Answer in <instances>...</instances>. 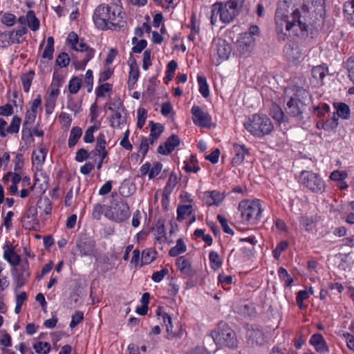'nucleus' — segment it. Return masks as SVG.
<instances>
[{"label":"nucleus","mask_w":354,"mask_h":354,"mask_svg":"<svg viewBox=\"0 0 354 354\" xmlns=\"http://www.w3.org/2000/svg\"><path fill=\"white\" fill-rule=\"evenodd\" d=\"M290 0H284L279 3L275 13L276 30L283 36L297 35L300 31L307 30L308 24L316 17L317 15L304 16L306 9L297 8Z\"/></svg>","instance_id":"obj_1"},{"label":"nucleus","mask_w":354,"mask_h":354,"mask_svg":"<svg viewBox=\"0 0 354 354\" xmlns=\"http://www.w3.org/2000/svg\"><path fill=\"white\" fill-rule=\"evenodd\" d=\"M124 15L122 7L118 4L101 3L94 10L93 21L98 29L117 30L126 24Z\"/></svg>","instance_id":"obj_2"},{"label":"nucleus","mask_w":354,"mask_h":354,"mask_svg":"<svg viewBox=\"0 0 354 354\" xmlns=\"http://www.w3.org/2000/svg\"><path fill=\"white\" fill-rule=\"evenodd\" d=\"M242 221L248 224L255 225L262 217L263 208L258 199L244 200L239 205Z\"/></svg>","instance_id":"obj_3"},{"label":"nucleus","mask_w":354,"mask_h":354,"mask_svg":"<svg viewBox=\"0 0 354 354\" xmlns=\"http://www.w3.org/2000/svg\"><path fill=\"white\" fill-rule=\"evenodd\" d=\"M309 94L306 90L301 87H295L293 95L287 102L286 113L292 117L301 118Z\"/></svg>","instance_id":"obj_4"},{"label":"nucleus","mask_w":354,"mask_h":354,"mask_svg":"<svg viewBox=\"0 0 354 354\" xmlns=\"http://www.w3.org/2000/svg\"><path fill=\"white\" fill-rule=\"evenodd\" d=\"M244 127L253 136L262 137L269 134L274 129L270 118L266 115L254 114L244 122Z\"/></svg>","instance_id":"obj_5"},{"label":"nucleus","mask_w":354,"mask_h":354,"mask_svg":"<svg viewBox=\"0 0 354 354\" xmlns=\"http://www.w3.org/2000/svg\"><path fill=\"white\" fill-rule=\"evenodd\" d=\"M245 0H228L225 4L214 3V12L219 13L220 20L224 24L231 22L240 12Z\"/></svg>","instance_id":"obj_6"},{"label":"nucleus","mask_w":354,"mask_h":354,"mask_svg":"<svg viewBox=\"0 0 354 354\" xmlns=\"http://www.w3.org/2000/svg\"><path fill=\"white\" fill-rule=\"evenodd\" d=\"M211 335L214 342L219 346L233 348L236 346V334L225 322H220L217 328L211 333Z\"/></svg>","instance_id":"obj_7"},{"label":"nucleus","mask_w":354,"mask_h":354,"mask_svg":"<svg viewBox=\"0 0 354 354\" xmlns=\"http://www.w3.org/2000/svg\"><path fill=\"white\" fill-rule=\"evenodd\" d=\"M67 41L73 50L80 51L81 53H85V55L83 59L80 62H77L75 64L76 69L84 70L87 63L94 56V50L89 48L88 45L84 42L83 39H80L77 35L74 32L69 33L67 38Z\"/></svg>","instance_id":"obj_8"},{"label":"nucleus","mask_w":354,"mask_h":354,"mask_svg":"<svg viewBox=\"0 0 354 354\" xmlns=\"http://www.w3.org/2000/svg\"><path fill=\"white\" fill-rule=\"evenodd\" d=\"M112 198L109 210L106 212V217L117 223L126 221L130 216L129 205L118 196L114 198L113 194H112Z\"/></svg>","instance_id":"obj_9"},{"label":"nucleus","mask_w":354,"mask_h":354,"mask_svg":"<svg viewBox=\"0 0 354 354\" xmlns=\"http://www.w3.org/2000/svg\"><path fill=\"white\" fill-rule=\"evenodd\" d=\"M231 53V45L226 40L221 38L215 39L211 53L212 63L216 66L220 65L229 59Z\"/></svg>","instance_id":"obj_10"},{"label":"nucleus","mask_w":354,"mask_h":354,"mask_svg":"<svg viewBox=\"0 0 354 354\" xmlns=\"http://www.w3.org/2000/svg\"><path fill=\"white\" fill-rule=\"evenodd\" d=\"M300 183L307 189L315 193H322L325 190L323 180L315 173L303 171L300 176Z\"/></svg>","instance_id":"obj_11"},{"label":"nucleus","mask_w":354,"mask_h":354,"mask_svg":"<svg viewBox=\"0 0 354 354\" xmlns=\"http://www.w3.org/2000/svg\"><path fill=\"white\" fill-rule=\"evenodd\" d=\"M297 8L306 9L304 12L305 17L310 15H322L324 12V0H290Z\"/></svg>","instance_id":"obj_12"},{"label":"nucleus","mask_w":354,"mask_h":354,"mask_svg":"<svg viewBox=\"0 0 354 354\" xmlns=\"http://www.w3.org/2000/svg\"><path fill=\"white\" fill-rule=\"evenodd\" d=\"M156 314L159 319L162 320L163 324L166 326L168 339H172L182 335L181 325L178 323L176 326L174 327L172 324L171 317L167 313L163 312L161 309H158L156 311Z\"/></svg>","instance_id":"obj_13"},{"label":"nucleus","mask_w":354,"mask_h":354,"mask_svg":"<svg viewBox=\"0 0 354 354\" xmlns=\"http://www.w3.org/2000/svg\"><path fill=\"white\" fill-rule=\"evenodd\" d=\"M193 122L201 127H209L212 117L198 105H194L191 110Z\"/></svg>","instance_id":"obj_14"},{"label":"nucleus","mask_w":354,"mask_h":354,"mask_svg":"<svg viewBox=\"0 0 354 354\" xmlns=\"http://www.w3.org/2000/svg\"><path fill=\"white\" fill-rule=\"evenodd\" d=\"M113 105L115 109L111 106L108 107L113 112L110 120L111 125L113 127H121V125L124 124L126 121L125 117L122 115V112L124 111L122 102L118 99L113 103Z\"/></svg>","instance_id":"obj_15"},{"label":"nucleus","mask_w":354,"mask_h":354,"mask_svg":"<svg viewBox=\"0 0 354 354\" xmlns=\"http://www.w3.org/2000/svg\"><path fill=\"white\" fill-rule=\"evenodd\" d=\"M254 38L250 33H242L237 41L238 49L242 54L250 52L254 46Z\"/></svg>","instance_id":"obj_16"},{"label":"nucleus","mask_w":354,"mask_h":354,"mask_svg":"<svg viewBox=\"0 0 354 354\" xmlns=\"http://www.w3.org/2000/svg\"><path fill=\"white\" fill-rule=\"evenodd\" d=\"M3 259L11 266L15 267L21 262V257L15 251L12 245H6L3 247Z\"/></svg>","instance_id":"obj_17"},{"label":"nucleus","mask_w":354,"mask_h":354,"mask_svg":"<svg viewBox=\"0 0 354 354\" xmlns=\"http://www.w3.org/2000/svg\"><path fill=\"white\" fill-rule=\"evenodd\" d=\"M225 198L224 194L216 191H207L204 192L203 200L208 205H219Z\"/></svg>","instance_id":"obj_18"},{"label":"nucleus","mask_w":354,"mask_h":354,"mask_svg":"<svg viewBox=\"0 0 354 354\" xmlns=\"http://www.w3.org/2000/svg\"><path fill=\"white\" fill-rule=\"evenodd\" d=\"M285 53L289 60L296 62L299 61L303 57V50L298 44H290L285 46Z\"/></svg>","instance_id":"obj_19"},{"label":"nucleus","mask_w":354,"mask_h":354,"mask_svg":"<svg viewBox=\"0 0 354 354\" xmlns=\"http://www.w3.org/2000/svg\"><path fill=\"white\" fill-rule=\"evenodd\" d=\"M180 144V139L178 136L172 135L169 136L163 145H160L158 148V152L160 154L168 155Z\"/></svg>","instance_id":"obj_20"},{"label":"nucleus","mask_w":354,"mask_h":354,"mask_svg":"<svg viewBox=\"0 0 354 354\" xmlns=\"http://www.w3.org/2000/svg\"><path fill=\"white\" fill-rule=\"evenodd\" d=\"M37 214V207L31 206L27 209L23 217V223L26 228L30 230L34 227L35 225L38 224Z\"/></svg>","instance_id":"obj_21"},{"label":"nucleus","mask_w":354,"mask_h":354,"mask_svg":"<svg viewBox=\"0 0 354 354\" xmlns=\"http://www.w3.org/2000/svg\"><path fill=\"white\" fill-rule=\"evenodd\" d=\"M232 153H234V157L232 162L234 165H238L243 162L245 156L248 153V151L245 148V145L234 143L233 145Z\"/></svg>","instance_id":"obj_22"},{"label":"nucleus","mask_w":354,"mask_h":354,"mask_svg":"<svg viewBox=\"0 0 354 354\" xmlns=\"http://www.w3.org/2000/svg\"><path fill=\"white\" fill-rule=\"evenodd\" d=\"M310 343L315 346L318 353L326 354L328 353L326 343L321 334L313 335L310 339Z\"/></svg>","instance_id":"obj_23"},{"label":"nucleus","mask_w":354,"mask_h":354,"mask_svg":"<svg viewBox=\"0 0 354 354\" xmlns=\"http://www.w3.org/2000/svg\"><path fill=\"white\" fill-rule=\"evenodd\" d=\"M328 67H326L325 65H319L313 67L312 69V76L315 83L317 85H322L323 83V80L328 74Z\"/></svg>","instance_id":"obj_24"},{"label":"nucleus","mask_w":354,"mask_h":354,"mask_svg":"<svg viewBox=\"0 0 354 354\" xmlns=\"http://www.w3.org/2000/svg\"><path fill=\"white\" fill-rule=\"evenodd\" d=\"M47 150L44 147L38 148L32 151V162L33 165L41 167L44 163Z\"/></svg>","instance_id":"obj_25"},{"label":"nucleus","mask_w":354,"mask_h":354,"mask_svg":"<svg viewBox=\"0 0 354 354\" xmlns=\"http://www.w3.org/2000/svg\"><path fill=\"white\" fill-rule=\"evenodd\" d=\"M19 268H17L16 266L14 267V268L11 270V272L29 278L30 276V272L28 261L25 259L22 261L21 263H19Z\"/></svg>","instance_id":"obj_26"},{"label":"nucleus","mask_w":354,"mask_h":354,"mask_svg":"<svg viewBox=\"0 0 354 354\" xmlns=\"http://www.w3.org/2000/svg\"><path fill=\"white\" fill-rule=\"evenodd\" d=\"M149 125L151 128L149 140L152 144L162 133L164 127L162 124L159 123H154L153 121L149 122Z\"/></svg>","instance_id":"obj_27"},{"label":"nucleus","mask_w":354,"mask_h":354,"mask_svg":"<svg viewBox=\"0 0 354 354\" xmlns=\"http://www.w3.org/2000/svg\"><path fill=\"white\" fill-rule=\"evenodd\" d=\"M344 11L347 21L354 26V0H348L344 3Z\"/></svg>","instance_id":"obj_28"},{"label":"nucleus","mask_w":354,"mask_h":354,"mask_svg":"<svg viewBox=\"0 0 354 354\" xmlns=\"http://www.w3.org/2000/svg\"><path fill=\"white\" fill-rule=\"evenodd\" d=\"M156 256V252L151 248L145 249L142 252L141 263L140 266L147 265L151 263Z\"/></svg>","instance_id":"obj_29"},{"label":"nucleus","mask_w":354,"mask_h":354,"mask_svg":"<svg viewBox=\"0 0 354 354\" xmlns=\"http://www.w3.org/2000/svg\"><path fill=\"white\" fill-rule=\"evenodd\" d=\"M176 265L181 272L189 275L192 274L191 263L185 257L178 258Z\"/></svg>","instance_id":"obj_30"},{"label":"nucleus","mask_w":354,"mask_h":354,"mask_svg":"<svg viewBox=\"0 0 354 354\" xmlns=\"http://www.w3.org/2000/svg\"><path fill=\"white\" fill-rule=\"evenodd\" d=\"M27 32V29L25 27H21L15 31H10L9 32V39L11 44H20L22 42L21 39Z\"/></svg>","instance_id":"obj_31"},{"label":"nucleus","mask_w":354,"mask_h":354,"mask_svg":"<svg viewBox=\"0 0 354 354\" xmlns=\"http://www.w3.org/2000/svg\"><path fill=\"white\" fill-rule=\"evenodd\" d=\"M82 134V129L79 127H74L71 129L68 145L70 148L73 147L77 142Z\"/></svg>","instance_id":"obj_32"},{"label":"nucleus","mask_w":354,"mask_h":354,"mask_svg":"<svg viewBox=\"0 0 354 354\" xmlns=\"http://www.w3.org/2000/svg\"><path fill=\"white\" fill-rule=\"evenodd\" d=\"M178 183L177 175L174 173H171L169 175V179L167 182L165 187H164L162 192H165V195L171 194L174 191L175 187Z\"/></svg>","instance_id":"obj_33"},{"label":"nucleus","mask_w":354,"mask_h":354,"mask_svg":"<svg viewBox=\"0 0 354 354\" xmlns=\"http://www.w3.org/2000/svg\"><path fill=\"white\" fill-rule=\"evenodd\" d=\"M54 53V39L53 37L47 38V44L42 54V58L51 60Z\"/></svg>","instance_id":"obj_34"},{"label":"nucleus","mask_w":354,"mask_h":354,"mask_svg":"<svg viewBox=\"0 0 354 354\" xmlns=\"http://www.w3.org/2000/svg\"><path fill=\"white\" fill-rule=\"evenodd\" d=\"M37 207L40 211L44 212L47 215L51 214V211H52L51 202H50V199L47 197L40 198L37 201Z\"/></svg>","instance_id":"obj_35"},{"label":"nucleus","mask_w":354,"mask_h":354,"mask_svg":"<svg viewBox=\"0 0 354 354\" xmlns=\"http://www.w3.org/2000/svg\"><path fill=\"white\" fill-rule=\"evenodd\" d=\"M192 211L193 208L191 205H179L177 209V220H184L187 216L192 214Z\"/></svg>","instance_id":"obj_36"},{"label":"nucleus","mask_w":354,"mask_h":354,"mask_svg":"<svg viewBox=\"0 0 354 354\" xmlns=\"http://www.w3.org/2000/svg\"><path fill=\"white\" fill-rule=\"evenodd\" d=\"M26 21L28 27L33 31H36L39 28V21L35 17L32 10H29L26 14Z\"/></svg>","instance_id":"obj_37"},{"label":"nucleus","mask_w":354,"mask_h":354,"mask_svg":"<svg viewBox=\"0 0 354 354\" xmlns=\"http://www.w3.org/2000/svg\"><path fill=\"white\" fill-rule=\"evenodd\" d=\"M187 250V247L182 239H178L176 241V245L171 248L169 252L171 257H176Z\"/></svg>","instance_id":"obj_38"},{"label":"nucleus","mask_w":354,"mask_h":354,"mask_svg":"<svg viewBox=\"0 0 354 354\" xmlns=\"http://www.w3.org/2000/svg\"><path fill=\"white\" fill-rule=\"evenodd\" d=\"M109 210V206L102 205L100 203L95 204L93 206L92 212L93 217L96 220H100L102 214L106 216V212Z\"/></svg>","instance_id":"obj_39"},{"label":"nucleus","mask_w":354,"mask_h":354,"mask_svg":"<svg viewBox=\"0 0 354 354\" xmlns=\"http://www.w3.org/2000/svg\"><path fill=\"white\" fill-rule=\"evenodd\" d=\"M209 259L210 266L213 270H216L221 267L222 260L216 252H210L209 254Z\"/></svg>","instance_id":"obj_40"},{"label":"nucleus","mask_w":354,"mask_h":354,"mask_svg":"<svg viewBox=\"0 0 354 354\" xmlns=\"http://www.w3.org/2000/svg\"><path fill=\"white\" fill-rule=\"evenodd\" d=\"M197 81L199 85V91L201 94L204 97H208L209 95V91L205 77L203 75H198L197 77Z\"/></svg>","instance_id":"obj_41"},{"label":"nucleus","mask_w":354,"mask_h":354,"mask_svg":"<svg viewBox=\"0 0 354 354\" xmlns=\"http://www.w3.org/2000/svg\"><path fill=\"white\" fill-rule=\"evenodd\" d=\"M344 66L347 70L348 77L354 84V55L346 59Z\"/></svg>","instance_id":"obj_42"},{"label":"nucleus","mask_w":354,"mask_h":354,"mask_svg":"<svg viewBox=\"0 0 354 354\" xmlns=\"http://www.w3.org/2000/svg\"><path fill=\"white\" fill-rule=\"evenodd\" d=\"M299 222L301 225L308 232L313 230L315 227V221L312 216H302Z\"/></svg>","instance_id":"obj_43"},{"label":"nucleus","mask_w":354,"mask_h":354,"mask_svg":"<svg viewBox=\"0 0 354 354\" xmlns=\"http://www.w3.org/2000/svg\"><path fill=\"white\" fill-rule=\"evenodd\" d=\"M21 121V118L19 116L15 115L12 118L10 125L6 129V133L10 134L18 133L19 130Z\"/></svg>","instance_id":"obj_44"},{"label":"nucleus","mask_w":354,"mask_h":354,"mask_svg":"<svg viewBox=\"0 0 354 354\" xmlns=\"http://www.w3.org/2000/svg\"><path fill=\"white\" fill-rule=\"evenodd\" d=\"M322 129H324L328 131L335 130L338 126V118L334 115L330 119L322 123Z\"/></svg>","instance_id":"obj_45"},{"label":"nucleus","mask_w":354,"mask_h":354,"mask_svg":"<svg viewBox=\"0 0 354 354\" xmlns=\"http://www.w3.org/2000/svg\"><path fill=\"white\" fill-rule=\"evenodd\" d=\"M139 77V69L136 62L130 65V71L129 75V84L133 85Z\"/></svg>","instance_id":"obj_46"},{"label":"nucleus","mask_w":354,"mask_h":354,"mask_svg":"<svg viewBox=\"0 0 354 354\" xmlns=\"http://www.w3.org/2000/svg\"><path fill=\"white\" fill-rule=\"evenodd\" d=\"M12 274L13 277L14 290L17 292L26 283L28 278L14 273H12Z\"/></svg>","instance_id":"obj_47"},{"label":"nucleus","mask_w":354,"mask_h":354,"mask_svg":"<svg viewBox=\"0 0 354 354\" xmlns=\"http://www.w3.org/2000/svg\"><path fill=\"white\" fill-rule=\"evenodd\" d=\"M28 295L26 292L23 291L16 295V305L15 308V313L19 314L21 312L23 304L27 300Z\"/></svg>","instance_id":"obj_48"},{"label":"nucleus","mask_w":354,"mask_h":354,"mask_svg":"<svg viewBox=\"0 0 354 354\" xmlns=\"http://www.w3.org/2000/svg\"><path fill=\"white\" fill-rule=\"evenodd\" d=\"M35 352L39 354H48L50 350V346L47 342H37L33 345Z\"/></svg>","instance_id":"obj_49"},{"label":"nucleus","mask_w":354,"mask_h":354,"mask_svg":"<svg viewBox=\"0 0 354 354\" xmlns=\"http://www.w3.org/2000/svg\"><path fill=\"white\" fill-rule=\"evenodd\" d=\"M82 85V80L77 77L72 78L68 84V91L72 94H75L78 92Z\"/></svg>","instance_id":"obj_50"},{"label":"nucleus","mask_w":354,"mask_h":354,"mask_svg":"<svg viewBox=\"0 0 354 354\" xmlns=\"http://www.w3.org/2000/svg\"><path fill=\"white\" fill-rule=\"evenodd\" d=\"M337 118L340 117L344 119H347L350 115V109L347 104L345 103H339L337 106Z\"/></svg>","instance_id":"obj_51"},{"label":"nucleus","mask_w":354,"mask_h":354,"mask_svg":"<svg viewBox=\"0 0 354 354\" xmlns=\"http://www.w3.org/2000/svg\"><path fill=\"white\" fill-rule=\"evenodd\" d=\"M36 116H37V113H34V111H29L27 110V111L26 113V116L24 118V122L23 124V129H22L23 137L24 136V135L26 133L25 127L32 124L35 122Z\"/></svg>","instance_id":"obj_52"},{"label":"nucleus","mask_w":354,"mask_h":354,"mask_svg":"<svg viewBox=\"0 0 354 354\" xmlns=\"http://www.w3.org/2000/svg\"><path fill=\"white\" fill-rule=\"evenodd\" d=\"M16 17L9 12H6L2 15L1 21L7 26H12L16 23Z\"/></svg>","instance_id":"obj_53"},{"label":"nucleus","mask_w":354,"mask_h":354,"mask_svg":"<svg viewBox=\"0 0 354 354\" xmlns=\"http://www.w3.org/2000/svg\"><path fill=\"white\" fill-rule=\"evenodd\" d=\"M112 90V85L109 83H104L98 86L95 90L97 97H104L106 93H109Z\"/></svg>","instance_id":"obj_54"},{"label":"nucleus","mask_w":354,"mask_h":354,"mask_svg":"<svg viewBox=\"0 0 354 354\" xmlns=\"http://www.w3.org/2000/svg\"><path fill=\"white\" fill-rule=\"evenodd\" d=\"M278 274L281 279L285 281V284L286 286H289L292 283L293 279L290 276L285 268L282 267L279 268L278 270Z\"/></svg>","instance_id":"obj_55"},{"label":"nucleus","mask_w":354,"mask_h":354,"mask_svg":"<svg viewBox=\"0 0 354 354\" xmlns=\"http://www.w3.org/2000/svg\"><path fill=\"white\" fill-rule=\"evenodd\" d=\"M99 126L93 125L88 127L85 131V134L84 136V141L86 143H91L94 140L93 133L95 131L97 130Z\"/></svg>","instance_id":"obj_56"},{"label":"nucleus","mask_w":354,"mask_h":354,"mask_svg":"<svg viewBox=\"0 0 354 354\" xmlns=\"http://www.w3.org/2000/svg\"><path fill=\"white\" fill-rule=\"evenodd\" d=\"M272 118L278 122H283L285 115L281 109L277 105H274L272 109Z\"/></svg>","instance_id":"obj_57"},{"label":"nucleus","mask_w":354,"mask_h":354,"mask_svg":"<svg viewBox=\"0 0 354 354\" xmlns=\"http://www.w3.org/2000/svg\"><path fill=\"white\" fill-rule=\"evenodd\" d=\"M138 121L137 127L142 129L145 123L147 118V111L144 108H140L137 112Z\"/></svg>","instance_id":"obj_58"},{"label":"nucleus","mask_w":354,"mask_h":354,"mask_svg":"<svg viewBox=\"0 0 354 354\" xmlns=\"http://www.w3.org/2000/svg\"><path fill=\"white\" fill-rule=\"evenodd\" d=\"M4 266L1 262H0V292L5 290L9 286V281L6 276H3V271Z\"/></svg>","instance_id":"obj_59"},{"label":"nucleus","mask_w":354,"mask_h":354,"mask_svg":"<svg viewBox=\"0 0 354 354\" xmlns=\"http://www.w3.org/2000/svg\"><path fill=\"white\" fill-rule=\"evenodd\" d=\"M34 75L33 72H30V74H26L24 75L21 77V82L23 84V88L25 92L28 93L29 91L31 83H32V76Z\"/></svg>","instance_id":"obj_60"},{"label":"nucleus","mask_w":354,"mask_h":354,"mask_svg":"<svg viewBox=\"0 0 354 354\" xmlns=\"http://www.w3.org/2000/svg\"><path fill=\"white\" fill-rule=\"evenodd\" d=\"M169 273V270L167 268H162V270L155 272L153 273L151 276V279L156 282L158 283L161 281L164 277L167 275Z\"/></svg>","instance_id":"obj_61"},{"label":"nucleus","mask_w":354,"mask_h":354,"mask_svg":"<svg viewBox=\"0 0 354 354\" xmlns=\"http://www.w3.org/2000/svg\"><path fill=\"white\" fill-rule=\"evenodd\" d=\"M72 319L70 323L71 328H75L84 319V313L82 311H77L72 315Z\"/></svg>","instance_id":"obj_62"},{"label":"nucleus","mask_w":354,"mask_h":354,"mask_svg":"<svg viewBox=\"0 0 354 354\" xmlns=\"http://www.w3.org/2000/svg\"><path fill=\"white\" fill-rule=\"evenodd\" d=\"M194 235L197 237H201L203 240L208 245L212 243V238L209 234H205V230L203 229H196L194 232Z\"/></svg>","instance_id":"obj_63"},{"label":"nucleus","mask_w":354,"mask_h":354,"mask_svg":"<svg viewBox=\"0 0 354 354\" xmlns=\"http://www.w3.org/2000/svg\"><path fill=\"white\" fill-rule=\"evenodd\" d=\"M70 62L69 56L66 53L59 54L56 59L57 64L61 67H66L68 65Z\"/></svg>","instance_id":"obj_64"}]
</instances>
